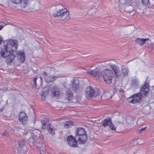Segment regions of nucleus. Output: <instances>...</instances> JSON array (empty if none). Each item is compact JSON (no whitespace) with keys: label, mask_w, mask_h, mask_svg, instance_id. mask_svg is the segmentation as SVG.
<instances>
[{"label":"nucleus","mask_w":154,"mask_h":154,"mask_svg":"<svg viewBox=\"0 0 154 154\" xmlns=\"http://www.w3.org/2000/svg\"><path fill=\"white\" fill-rule=\"evenodd\" d=\"M18 119L21 123L23 125L26 124L28 120V117L24 111H21L18 116Z\"/></svg>","instance_id":"obj_8"},{"label":"nucleus","mask_w":154,"mask_h":154,"mask_svg":"<svg viewBox=\"0 0 154 154\" xmlns=\"http://www.w3.org/2000/svg\"><path fill=\"white\" fill-rule=\"evenodd\" d=\"M11 0V1L12 2H13L14 3H15L16 4H17L19 3L21 1V0Z\"/></svg>","instance_id":"obj_29"},{"label":"nucleus","mask_w":154,"mask_h":154,"mask_svg":"<svg viewBox=\"0 0 154 154\" xmlns=\"http://www.w3.org/2000/svg\"><path fill=\"white\" fill-rule=\"evenodd\" d=\"M40 79L41 80H42V77H40Z\"/></svg>","instance_id":"obj_40"},{"label":"nucleus","mask_w":154,"mask_h":154,"mask_svg":"<svg viewBox=\"0 0 154 154\" xmlns=\"http://www.w3.org/2000/svg\"><path fill=\"white\" fill-rule=\"evenodd\" d=\"M76 131L75 136H82L87 134L86 131L82 128H78Z\"/></svg>","instance_id":"obj_16"},{"label":"nucleus","mask_w":154,"mask_h":154,"mask_svg":"<svg viewBox=\"0 0 154 154\" xmlns=\"http://www.w3.org/2000/svg\"><path fill=\"white\" fill-rule=\"evenodd\" d=\"M18 43L16 40L12 39L4 42V48L1 50V55L3 58L7 57L6 62L8 64L11 63L15 58V56L13 52L17 50Z\"/></svg>","instance_id":"obj_1"},{"label":"nucleus","mask_w":154,"mask_h":154,"mask_svg":"<svg viewBox=\"0 0 154 154\" xmlns=\"http://www.w3.org/2000/svg\"><path fill=\"white\" fill-rule=\"evenodd\" d=\"M43 75H44V79L46 82L47 83H50L51 82L54 81V77L53 75H49L48 73H47L46 72H44L42 73Z\"/></svg>","instance_id":"obj_15"},{"label":"nucleus","mask_w":154,"mask_h":154,"mask_svg":"<svg viewBox=\"0 0 154 154\" xmlns=\"http://www.w3.org/2000/svg\"><path fill=\"white\" fill-rule=\"evenodd\" d=\"M106 66L108 67H116V66L114 64H112L111 63H106Z\"/></svg>","instance_id":"obj_26"},{"label":"nucleus","mask_w":154,"mask_h":154,"mask_svg":"<svg viewBox=\"0 0 154 154\" xmlns=\"http://www.w3.org/2000/svg\"><path fill=\"white\" fill-rule=\"evenodd\" d=\"M134 153H134L133 154H134Z\"/></svg>","instance_id":"obj_42"},{"label":"nucleus","mask_w":154,"mask_h":154,"mask_svg":"<svg viewBox=\"0 0 154 154\" xmlns=\"http://www.w3.org/2000/svg\"><path fill=\"white\" fill-rule=\"evenodd\" d=\"M112 121L110 118L106 119L103 120L102 122L103 126V127H105L107 126H109L111 124Z\"/></svg>","instance_id":"obj_18"},{"label":"nucleus","mask_w":154,"mask_h":154,"mask_svg":"<svg viewBox=\"0 0 154 154\" xmlns=\"http://www.w3.org/2000/svg\"><path fill=\"white\" fill-rule=\"evenodd\" d=\"M105 97L106 99H109L112 97V95L109 92H105L103 96Z\"/></svg>","instance_id":"obj_23"},{"label":"nucleus","mask_w":154,"mask_h":154,"mask_svg":"<svg viewBox=\"0 0 154 154\" xmlns=\"http://www.w3.org/2000/svg\"><path fill=\"white\" fill-rule=\"evenodd\" d=\"M112 70L114 71L115 75L116 78H118L120 77L121 73L120 70L119 68H112Z\"/></svg>","instance_id":"obj_19"},{"label":"nucleus","mask_w":154,"mask_h":154,"mask_svg":"<svg viewBox=\"0 0 154 154\" xmlns=\"http://www.w3.org/2000/svg\"><path fill=\"white\" fill-rule=\"evenodd\" d=\"M26 131H25V134L26 135L27 133H28V132H27L26 133Z\"/></svg>","instance_id":"obj_41"},{"label":"nucleus","mask_w":154,"mask_h":154,"mask_svg":"<svg viewBox=\"0 0 154 154\" xmlns=\"http://www.w3.org/2000/svg\"><path fill=\"white\" fill-rule=\"evenodd\" d=\"M73 97V94L72 91L69 89H67L65 92V98L66 100H67V103H69Z\"/></svg>","instance_id":"obj_12"},{"label":"nucleus","mask_w":154,"mask_h":154,"mask_svg":"<svg viewBox=\"0 0 154 154\" xmlns=\"http://www.w3.org/2000/svg\"><path fill=\"white\" fill-rule=\"evenodd\" d=\"M69 13L67 10L66 8H64L60 9L55 12L54 14V16L62 18V19H67L69 18Z\"/></svg>","instance_id":"obj_5"},{"label":"nucleus","mask_w":154,"mask_h":154,"mask_svg":"<svg viewBox=\"0 0 154 154\" xmlns=\"http://www.w3.org/2000/svg\"><path fill=\"white\" fill-rule=\"evenodd\" d=\"M149 82L145 81L144 85L141 86L140 92L132 95L134 103H136L140 100L142 97H147L149 93Z\"/></svg>","instance_id":"obj_2"},{"label":"nucleus","mask_w":154,"mask_h":154,"mask_svg":"<svg viewBox=\"0 0 154 154\" xmlns=\"http://www.w3.org/2000/svg\"><path fill=\"white\" fill-rule=\"evenodd\" d=\"M77 140L75 139V137L74 138L72 135L69 136L67 137V141L68 144L70 146L73 147H76L78 146V141Z\"/></svg>","instance_id":"obj_9"},{"label":"nucleus","mask_w":154,"mask_h":154,"mask_svg":"<svg viewBox=\"0 0 154 154\" xmlns=\"http://www.w3.org/2000/svg\"><path fill=\"white\" fill-rule=\"evenodd\" d=\"M37 79V78L35 77L34 78L33 81V84L35 86H36V81Z\"/></svg>","instance_id":"obj_31"},{"label":"nucleus","mask_w":154,"mask_h":154,"mask_svg":"<svg viewBox=\"0 0 154 154\" xmlns=\"http://www.w3.org/2000/svg\"><path fill=\"white\" fill-rule=\"evenodd\" d=\"M75 139L79 141L80 144H85L88 139L87 134L82 135V136H75Z\"/></svg>","instance_id":"obj_11"},{"label":"nucleus","mask_w":154,"mask_h":154,"mask_svg":"<svg viewBox=\"0 0 154 154\" xmlns=\"http://www.w3.org/2000/svg\"><path fill=\"white\" fill-rule=\"evenodd\" d=\"M122 122L120 121H117L116 122V125L117 126H118L119 125L122 124Z\"/></svg>","instance_id":"obj_33"},{"label":"nucleus","mask_w":154,"mask_h":154,"mask_svg":"<svg viewBox=\"0 0 154 154\" xmlns=\"http://www.w3.org/2000/svg\"><path fill=\"white\" fill-rule=\"evenodd\" d=\"M18 128L20 129H21V128H20V127H18L17 126H14L12 128V129L13 130L15 131L16 129H17V130Z\"/></svg>","instance_id":"obj_34"},{"label":"nucleus","mask_w":154,"mask_h":154,"mask_svg":"<svg viewBox=\"0 0 154 154\" xmlns=\"http://www.w3.org/2000/svg\"><path fill=\"white\" fill-rule=\"evenodd\" d=\"M146 128V127H144V128H141V129H140V130H139V131L140 132H142V131H144L145 129V128Z\"/></svg>","instance_id":"obj_35"},{"label":"nucleus","mask_w":154,"mask_h":154,"mask_svg":"<svg viewBox=\"0 0 154 154\" xmlns=\"http://www.w3.org/2000/svg\"><path fill=\"white\" fill-rule=\"evenodd\" d=\"M149 40V39L148 38H138L135 40V42L136 43L142 46L145 44L146 41Z\"/></svg>","instance_id":"obj_17"},{"label":"nucleus","mask_w":154,"mask_h":154,"mask_svg":"<svg viewBox=\"0 0 154 154\" xmlns=\"http://www.w3.org/2000/svg\"><path fill=\"white\" fill-rule=\"evenodd\" d=\"M86 72L94 77L96 78L97 79H99L102 77V73H101L100 71L97 68L94 69L87 70Z\"/></svg>","instance_id":"obj_7"},{"label":"nucleus","mask_w":154,"mask_h":154,"mask_svg":"<svg viewBox=\"0 0 154 154\" xmlns=\"http://www.w3.org/2000/svg\"><path fill=\"white\" fill-rule=\"evenodd\" d=\"M4 71L3 69L2 68H0V73H4Z\"/></svg>","instance_id":"obj_36"},{"label":"nucleus","mask_w":154,"mask_h":154,"mask_svg":"<svg viewBox=\"0 0 154 154\" xmlns=\"http://www.w3.org/2000/svg\"><path fill=\"white\" fill-rule=\"evenodd\" d=\"M103 75L104 81L107 84H109L112 82V79L113 76L112 70L108 69H105L103 72Z\"/></svg>","instance_id":"obj_6"},{"label":"nucleus","mask_w":154,"mask_h":154,"mask_svg":"<svg viewBox=\"0 0 154 154\" xmlns=\"http://www.w3.org/2000/svg\"><path fill=\"white\" fill-rule=\"evenodd\" d=\"M131 85L134 86H136L138 85L137 81L136 79H133L131 81Z\"/></svg>","instance_id":"obj_24"},{"label":"nucleus","mask_w":154,"mask_h":154,"mask_svg":"<svg viewBox=\"0 0 154 154\" xmlns=\"http://www.w3.org/2000/svg\"><path fill=\"white\" fill-rule=\"evenodd\" d=\"M79 80L77 78H75L72 82V86H71V89L76 92L79 89Z\"/></svg>","instance_id":"obj_13"},{"label":"nucleus","mask_w":154,"mask_h":154,"mask_svg":"<svg viewBox=\"0 0 154 154\" xmlns=\"http://www.w3.org/2000/svg\"><path fill=\"white\" fill-rule=\"evenodd\" d=\"M85 91V95L87 99H90L93 96L97 100H100L102 98L101 95H100L97 92L96 93L94 88L92 87H88Z\"/></svg>","instance_id":"obj_4"},{"label":"nucleus","mask_w":154,"mask_h":154,"mask_svg":"<svg viewBox=\"0 0 154 154\" xmlns=\"http://www.w3.org/2000/svg\"><path fill=\"white\" fill-rule=\"evenodd\" d=\"M142 2L144 5H148L149 3V0H142Z\"/></svg>","instance_id":"obj_30"},{"label":"nucleus","mask_w":154,"mask_h":154,"mask_svg":"<svg viewBox=\"0 0 154 154\" xmlns=\"http://www.w3.org/2000/svg\"><path fill=\"white\" fill-rule=\"evenodd\" d=\"M129 103H135L132 96L127 99Z\"/></svg>","instance_id":"obj_27"},{"label":"nucleus","mask_w":154,"mask_h":154,"mask_svg":"<svg viewBox=\"0 0 154 154\" xmlns=\"http://www.w3.org/2000/svg\"><path fill=\"white\" fill-rule=\"evenodd\" d=\"M39 152L41 154H45V151H44L43 149H40Z\"/></svg>","instance_id":"obj_32"},{"label":"nucleus","mask_w":154,"mask_h":154,"mask_svg":"<svg viewBox=\"0 0 154 154\" xmlns=\"http://www.w3.org/2000/svg\"><path fill=\"white\" fill-rule=\"evenodd\" d=\"M28 0H22L21 2V5L22 8H25L28 5Z\"/></svg>","instance_id":"obj_22"},{"label":"nucleus","mask_w":154,"mask_h":154,"mask_svg":"<svg viewBox=\"0 0 154 154\" xmlns=\"http://www.w3.org/2000/svg\"><path fill=\"white\" fill-rule=\"evenodd\" d=\"M3 26H0V30L3 28Z\"/></svg>","instance_id":"obj_38"},{"label":"nucleus","mask_w":154,"mask_h":154,"mask_svg":"<svg viewBox=\"0 0 154 154\" xmlns=\"http://www.w3.org/2000/svg\"><path fill=\"white\" fill-rule=\"evenodd\" d=\"M49 121L47 119H45L42 121V129L47 128L49 133L52 135H54L55 134V130L57 129V127L59 124V122H55L54 123V125H53L52 124L49 123Z\"/></svg>","instance_id":"obj_3"},{"label":"nucleus","mask_w":154,"mask_h":154,"mask_svg":"<svg viewBox=\"0 0 154 154\" xmlns=\"http://www.w3.org/2000/svg\"><path fill=\"white\" fill-rule=\"evenodd\" d=\"M74 123V122L72 121H68L65 122L64 125V127L65 128H70L71 126L73 125Z\"/></svg>","instance_id":"obj_20"},{"label":"nucleus","mask_w":154,"mask_h":154,"mask_svg":"<svg viewBox=\"0 0 154 154\" xmlns=\"http://www.w3.org/2000/svg\"><path fill=\"white\" fill-rule=\"evenodd\" d=\"M110 127V129L112 131H115L116 130V127L113 124L112 122H111V124H110L109 126Z\"/></svg>","instance_id":"obj_28"},{"label":"nucleus","mask_w":154,"mask_h":154,"mask_svg":"<svg viewBox=\"0 0 154 154\" xmlns=\"http://www.w3.org/2000/svg\"><path fill=\"white\" fill-rule=\"evenodd\" d=\"M17 55L19 62L21 63L24 62L25 60V54L23 51H17Z\"/></svg>","instance_id":"obj_10"},{"label":"nucleus","mask_w":154,"mask_h":154,"mask_svg":"<svg viewBox=\"0 0 154 154\" xmlns=\"http://www.w3.org/2000/svg\"><path fill=\"white\" fill-rule=\"evenodd\" d=\"M25 145V142L23 140H21L18 142V145L19 147H22Z\"/></svg>","instance_id":"obj_25"},{"label":"nucleus","mask_w":154,"mask_h":154,"mask_svg":"<svg viewBox=\"0 0 154 154\" xmlns=\"http://www.w3.org/2000/svg\"><path fill=\"white\" fill-rule=\"evenodd\" d=\"M51 95L57 99L58 98L60 95V92H59V89L58 88L55 86H53L51 88Z\"/></svg>","instance_id":"obj_14"},{"label":"nucleus","mask_w":154,"mask_h":154,"mask_svg":"<svg viewBox=\"0 0 154 154\" xmlns=\"http://www.w3.org/2000/svg\"><path fill=\"white\" fill-rule=\"evenodd\" d=\"M8 135V134L7 133H5L3 134V136H7Z\"/></svg>","instance_id":"obj_37"},{"label":"nucleus","mask_w":154,"mask_h":154,"mask_svg":"<svg viewBox=\"0 0 154 154\" xmlns=\"http://www.w3.org/2000/svg\"><path fill=\"white\" fill-rule=\"evenodd\" d=\"M122 73L123 77H127L128 76L129 72V70L127 68H122Z\"/></svg>","instance_id":"obj_21"},{"label":"nucleus","mask_w":154,"mask_h":154,"mask_svg":"<svg viewBox=\"0 0 154 154\" xmlns=\"http://www.w3.org/2000/svg\"><path fill=\"white\" fill-rule=\"evenodd\" d=\"M43 97H45V96H44V95L43 94L42 96V98Z\"/></svg>","instance_id":"obj_39"}]
</instances>
